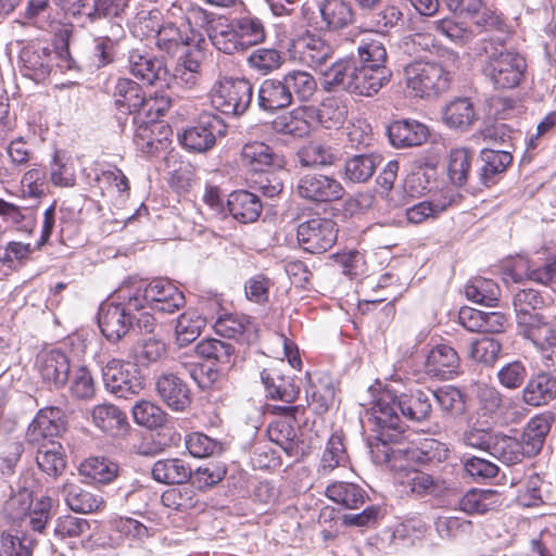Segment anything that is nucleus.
I'll return each instance as SVG.
<instances>
[{
  "instance_id": "nucleus-1",
  "label": "nucleus",
  "mask_w": 556,
  "mask_h": 556,
  "mask_svg": "<svg viewBox=\"0 0 556 556\" xmlns=\"http://www.w3.org/2000/svg\"><path fill=\"white\" fill-rule=\"evenodd\" d=\"M414 45L424 51L438 54L442 61H415L404 67L406 87L419 98L439 97L451 89L454 81V67L458 54L442 47L429 34L417 33L410 37Z\"/></svg>"
},
{
  "instance_id": "nucleus-2",
  "label": "nucleus",
  "mask_w": 556,
  "mask_h": 556,
  "mask_svg": "<svg viewBox=\"0 0 556 556\" xmlns=\"http://www.w3.org/2000/svg\"><path fill=\"white\" fill-rule=\"evenodd\" d=\"M132 296L125 285L115 298L103 302L98 311V324L101 333L109 342L116 343L130 330L152 333L156 326L155 318L150 312H141L132 305Z\"/></svg>"
},
{
  "instance_id": "nucleus-3",
  "label": "nucleus",
  "mask_w": 556,
  "mask_h": 556,
  "mask_svg": "<svg viewBox=\"0 0 556 556\" xmlns=\"http://www.w3.org/2000/svg\"><path fill=\"white\" fill-rule=\"evenodd\" d=\"M392 396L384 393L377 404H372L366 413L367 422L372 435L367 444L374 463L384 464L394 453L391 444L399 443L403 437L405 425L402 419L392 414L390 404Z\"/></svg>"
},
{
  "instance_id": "nucleus-4",
  "label": "nucleus",
  "mask_w": 556,
  "mask_h": 556,
  "mask_svg": "<svg viewBox=\"0 0 556 556\" xmlns=\"http://www.w3.org/2000/svg\"><path fill=\"white\" fill-rule=\"evenodd\" d=\"M358 60L355 61L351 85H348V92L372 97L390 79L391 73L384 66L387 51L379 40L365 41L357 48Z\"/></svg>"
},
{
  "instance_id": "nucleus-5",
  "label": "nucleus",
  "mask_w": 556,
  "mask_h": 556,
  "mask_svg": "<svg viewBox=\"0 0 556 556\" xmlns=\"http://www.w3.org/2000/svg\"><path fill=\"white\" fill-rule=\"evenodd\" d=\"M132 296V305L141 312L157 311L173 313L185 304V295L169 280L159 278L152 281H134L125 283Z\"/></svg>"
},
{
  "instance_id": "nucleus-6",
  "label": "nucleus",
  "mask_w": 556,
  "mask_h": 556,
  "mask_svg": "<svg viewBox=\"0 0 556 556\" xmlns=\"http://www.w3.org/2000/svg\"><path fill=\"white\" fill-rule=\"evenodd\" d=\"M210 98L213 108L222 114L238 117L251 105L253 85L245 78L223 76L213 85Z\"/></svg>"
},
{
  "instance_id": "nucleus-7",
  "label": "nucleus",
  "mask_w": 556,
  "mask_h": 556,
  "mask_svg": "<svg viewBox=\"0 0 556 556\" xmlns=\"http://www.w3.org/2000/svg\"><path fill=\"white\" fill-rule=\"evenodd\" d=\"M527 61L511 50L494 49L486 55L482 66L483 75L495 89H513L525 79Z\"/></svg>"
},
{
  "instance_id": "nucleus-8",
  "label": "nucleus",
  "mask_w": 556,
  "mask_h": 556,
  "mask_svg": "<svg viewBox=\"0 0 556 556\" xmlns=\"http://www.w3.org/2000/svg\"><path fill=\"white\" fill-rule=\"evenodd\" d=\"M203 13L200 11H193L187 20H180L177 22H165L162 27L157 28V35H155L156 47L170 55H175L185 49H191L192 47L198 48L200 42L203 41L201 34L193 30L190 27L192 18L202 16Z\"/></svg>"
},
{
  "instance_id": "nucleus-9",
  "label": "nucleus",
  "mask_w": 556,
  "mask_h": 556,
  "mask_svg": "<svg viewBox=\"0 0 556 556\" xmlns=\"http://www.w3.org/2000/svg\"><path fill=\"white\" fill-rule=\"evenodd\" d=\"M105 389L121 399H129L143 389V379L137 365L121 359H110L102 367Z\"/></svg>"
},
{
  "instance_id": "nucleus-10",
  "label": "nucleus",
  "mask_w": 556,
  "mask_h": 556,
  "mask_svg": "<svg viewBox=\"0 0 556 556\" xmlns=\"http://www.w3.org/2000/svg\"><path fill=\"white\" fill-rule=\"evenodd\" d=\"M338 239L334 220L327 217H313L298 225L299 247L311 254H321L333 247Z\"/></svg>"
},
{
  "instance_id": "nucleus-11",
  "label": "nucleus",
  "mask_w": 556,
  "mask_h": 556,
  "mask_svg": "<svg viewBox=\"0 0 556 556\" xmlns=\"http://www.w3.org/2000/svg\"><path fill=\"white\" fill-rule=\"evenodd\" d=\"M400 483L415 497L443 498L458 493V482L443 476H432L422 470L412 469L405 472Z\"/></svg>"
},
{
  "instance_id": "nucleus-12",
  "label": "nucleus",
  "mask_w": 556,
  "mask_h": 556,
  "mask_svg": "<svg viewBox=\"0 0 556 556\" xmlns=\"http://www.w3.org/2000/svg\"><path fill=\"white\" fill-rule=\"evenodd\" d=\"M225 135L223 121L210 113H204L179 136L181 146L191 152L203 153L211 150L219 136Z\"/></svg>"
},
{
  "instance_id": "nucleus-13",
  "label": "nucleus",
  "mask_w": 556,
  "mask_h": 556,
  "mask_svg": "<svg viewBox=\"0 0 556 556\" xmlns=\"http://www.w3.org/2000/svg\"><path fill=\"white\" fill-rule=\"evenodd\" d=\"M384 393L392 396L393 401L390 404L393 410L392 414L400 419L399 412H401L403 417L413 421L427 420L431 415L430 390L410 389L408 392L397 394L396 391L386 388L378 393L372 404H377Z\"/></svg>"
},
{
  "instance_id": "nucleus-14",
  "label": "nucleus",
  "mask_w": 556,
  "mask_h": 556,
  "mask_svg": "<svg viewBox=\"0 0 556 556\" xmlns=\"http://www.w3.org/2000/svg\"><path fill=\"white\" fill-rule=\"evenodd\" d=\"M295 193L312 203H331L341 200L345 189L333 176L311 173L298 179Z\"/></svg>"
},
{
  "instance_id": "nucleus-15",
  "label": "nucleus",
  "mask_w": 556,
  "mask_h": 556,
  "mask_svg": "<svg viewBox=\"0 0 556 556\" xmlns=\"http://www.w3.org/2000/svg\"><path fill=\"white\" fill-rule=\"evenodd\" d=\"M274 412L280 415V418L269 424L267 434L271 442L279 445L288 456H295L298 453V415L304 413V407L300 405H275Z\"/></svg>"
},
{
  "instance_id": "nucleus-16",
  "label": "nucleus",
  "mask_w": 556,
  "mask_h": 556,
  "mask_svg": "<svg viewBox=\"0 0 556 556\" xmlns=\"http://www.w3.org/2000/svg\"><path fill=\"white\" fill-rule=\"evenodd\" d=\"M36 370L42 383L50 390L63 388L70 378L71 362L61 349H45L36 356Z\"/></svg>"
},
{
  "instance_id": "nucleus-17",
  "label": "nucleus",
  "mask_w": 556,
  "mask_h": 556,
  "mask_svg": "<svg viewBox=\"0 0 556 556\" xmlns=\"http://www.w3.org/2000/svg\"><path fill=\"white\" fill-rule=\"evenodd\" d=\"M292 49L294 55L302 64L315 71H319L328 63L334 52V48L327 39L309 30H306L293 40Z\"/></svg>"
},
{
  "instance_id": "nucleus-18",
  "label": "nucleus",
  "mask_w": 556,
  "mask_h": 556,
  "mask_svg": "<svg viewBox=\"0 0 556 556\" xmlns=\"http://www.w3.org/2000/svg\"><path fill=\"white\" fill-rule=\"evenodd\" d=\"M56 53L41 41H31L20 52V70L23 76L36 81H43L50 74Z\"/></svg>"
},
{
  "instance_id": "nucleus-19",
  "label": "nucleus",
  "mask_w": 556,
  "mask_h": 556,
  "mask_svg": "<svg viewBox=\"0 0 556 556\" xmlns=\"http://www.w3.org/2000/svg\"><path fill=\"white\" fill-rule=\"evenodd\" d=\"M129 73L147 85L160 89L168 86L169 72L165 62L144 51L134 49L128 55Z\"/></svg>"
},
{
  "instance_id": "nucleus-20",
  "label": "nucleus",
  "mask_w": 556,
  "mask_h": 556,
  "mask_svg": "<svg viewBox=\"0 0 556 556\" xmlns=\"http://www.w3.org/2000/svg\"><path fill=\"white\" fill-rule=\"evenodd\" d=\"M424 367L431 378L451 380L460 372V358L454 348L441 343L428 351Z\"/></svg>"
},
{
  "instance_id": "nucleus-21",
  "label": "nucleus",
  "mask_w": 556,
  "mask_h": 556,
  "mask_svg": "<svg viewBox=\"0 0 556 556\" xmlns=\"http://www.w3.org/2000/svg\"><path fill=\"white\" fill-rule=\"evenodd\" d=\"M126 38L123 24L111 23L106 31L93 40L92 64L97 68H101L114 63Z\"/></svg>"
},
{
  "instance_id": "nucleus-22",
  "label": "nucleus",
  "mask_w": 556,
  "mask_h": 556,
  "mask_svg": "<svg viewBox=\"0 0 556 556\" xmlns=\"http://www.w3.org/2000/svg\"><path fill=\"white\" fill-rule=\"evenodd\" d=\"M65 429L64 413L61 408L50 406L41 408L26 430V441L39 444L42 440L58 437Z\"/></svg>"
},
{
  "instance_id": "nucleus-23",
  "label": "nucleus",
  "mask_w": 556,
  "mask_h": 556,
  "mask_svg": "<svg viewBox=\"0 0 556 556\" xmlns=\"http://www.w3.org/2000/svg\"><path fill=\"white\" fill-rule=\"evenodd\" d=\"M518 332L542 352L549 351V354L545 356L546 361L549 362L546 365L556 368V332L551 323L540 315L534 320L518 326Z\"/></svg>"
},
{
  "instance_id": "nucleus-24",
  "label": "nucleus",
  "mask_w": 556,
  "mask_h": 556,
  "mask_svg": "<svg viewBox=\"0 0 556 556\" xmlns=\"http://www.w3.org/2000/svg\"><path fill=\"white\" fill-rule=\"evenodd\" d=\"M53 495L61 493L67 507L79 514H90L104 505L103 497L81 489L79 485L66 480L62 485L52 488Z\"/></svg>"
},
{
  "instance_id": "nucleus-25",
  "label": "nucleus",
  "mask_w": 556,
  "mask_h": 556,
  "mask_svg": "<svg viewBox=\"0 0 556 556\" xmlns=\"http://www.w3.org/2000/svg\"><path fill=\"white\" fill-rule=\"evenodd\" d=\"M156 391L162 401L173 410L182 412L191 403L190 390L177 375L163 374L156 380Z\"/></svg>"
},
{
  "instance_id": "nucleus-26",
  "label": "nucleus",
  "mask_w": 556,
  "mask_h": 556,
  "mask_svg": "<svg viewBox=\"0 0 556 556\" xmlns=\"http://www.w3.org/2000/svg\"><path fill=\"white\" fill-rule=\"evenodd\" d=\"M241 160L245 167L255 173L268 172L283 166L281 155L264 142L253 141L245 143L241 151Z\"/></svg>"
},
{
  "instance_id": "nucleus-27",
  "label": "nucleus",
  "mask_w": 556,
  "mask_h": 556,
  "mask_svg": "<svg viewBox=\"0 0 556 556\" xmlns=\"http://www.w3.org/2000/svg\"><path fill=\"white\" fill-rule=\"evenodd\" d=\"M288 87L282 78L264 79L257 91V105L261 111L274 113L292 104Z\"/></svg>"
},
{
  "instance_id": "nucleus-28",
  "label": "nucleus",
  "mask_w": 556,
  "mask_h": 556,
  "mask_svg": "<svg viewBox=\"0 0 556 556\" xmlns=\"http://www.w3.org/2000/svg\"><path fill=\"white\" fill-rule=\"evenodd\" d=\"M390 142L395 148L422 144L429 137L428 127L415 119L395 121L388 127Z\"/></svg>"
},
{
  "instance_id": "nucleus-29",
  "label": "nucleus",
  "mask_w": 556,
  "mask_h": 556,
  "mask_svg": "<svg viewBox=\"0 0 556 556\" xmlns=\"http://www.w3.org/2000/svg\"><path fill=\"white\" fill-rule=\"evenodd\" d=\"M261 380L267 396L290 405L299 395L300 388L291 377L285 376L278 368H267L261 372Z\"/></svg>"
},
{
  "instance_id": "nucleus-30",
  "label": "nucleus",
  "mask_w": 556,
  "mask_h": 556,
  "mask_svg": "<svg viewBox=\"0 0 556 556\" xmlns=\"http://www.w3.org/2000/svg\"><path fill=\"white\" fill-rule=\"evenodd\" d=\"M480 161L478 179L481 185L490 187L497 182L500 176L511 164L513 156L507 151L486 148L481 151Z\"/></svg>"
},
{
  "instance_id": "nucleus-31",
  "label": "nucleus",
  "mask_w": 556,
  "mask_h": 556,
  "mask_svg": "<svg viewBox=\"0 0 556 556\" xmlns=\"http://www.w3.org/2000/svg\"><path fill=\"white\" fill-rule=\"evenodd\" d=\"M114 102L122 113L131 114L141 108L150 106V101L146 99L142 88L136 81L129 78H118L114 87Z\"/></svg>"
},
{
  "instance_id": "nucleus-32",
  "label": "nucleus",
  "mask_w": 556,
  "mask_h": 556,
  "mask_svg": "<svg viewBox=\"0 0 556 556\" xmlns=\"http://www.w3.org/2000/svg\"><path fill=\"white\" fill-rule=\"evenodd\" d=\"M478 115L472 101L468 98H455L442 110V121L451 129L467 131Z\"/></svg>"
},
{
  "instance_id": "nucleus-33",
  "label": "nucleus",
  "mask_w": 556,
  "mask_h": 556,
  "mask_svg": "<svg viewBox=\"0 0 556 556\" xmlns=\"http://www.w3.org/2000/svg\"><path fill=\"white\" fill-rule=\"evenodd\" d=\"M227 212L238 222L249 224L257 220L262 212L260 198L247 190L231 192L227 199Z\"/></svg>"
},
{
  "instance_id": "nucleus-34",
  "label": "nucleus",
  "mask_w": 556,
  "mask_h": 556,
  "mask_svg": "<svg viewBox=\"0 0 556 556\" xmlns=\"http://www.w3.org/2000/svg\"><path fill=\"white\" fill-rule=\"evenodd\" d=\"M356 59L353 56L341 58L326 63L318 72L323 77V87L326 91L344 90L351 85L353 68Z\"/></svg>"
},
{
  "instance_id": "nucleus-35",
  "label": "nucleus",
  "mask_w": 556,
  "mask_h": 556,
  "mask_svg": "<svg viewBox=\"0 0 556 556\" xmlns=\"http://www.w3.org/2000/svg\"><path fill=\"white\" fill-rule=\"evenodd\" d=\"M490 454L507 466L520 463L525 456H531L522 439L502 433H495Z\"/></svg>"
},
{
  "instance_id": "nucleus-36",
  "label": "nucleus",
  "mask_w": 556,
  "mask_h": 556,
  "mask_svg": "<svg viewBox=\"0 0 556 556\" xmlns=\"http://www.w3.org/2000/svg\"><path fill=\"white\" fill-rule=\"evenodd\" d=\"M91 417L96 427L111 435H119L128 427L126 414L113 404L94 406Z\"/></svg>"
},
{
  "instance_id": "nucleus-37",
  "label": "nucleus",
  "mask_w": 556,
  "mask_h": 556,
  "mask_svg": "<svg viewBox=\"0 0 556 556\" xmlns=\"http://www.w3.org/2000/svg\"><path fill=\"white\" fill-rule=\"evenodd\" d=\"M152 477L160 483L182 484L192 477V469L180 458L159 459L152 467Z\"/></svg>"
},
{
  "instance_id": "nucleus-38",
  "label": "nucleus",
  "mask_w": 556,
  "mask_h": 556,
  "mask_svg": "<svg viewBox=\"0 0 556 556\" xmlns=\"http://www.w3.org/2000/svg\"><path fill=\"white\" fill-rule=\"evenodd\" d=\"M349 464L350 458L343 435L339 432H334L330 435L325 445L317 471L320 476H328L336 468L346 467Z\"/></svg>"
},
{
  "instance_id": "nucleus-39",
  "label": "nucleus",
  "mask_w": 556,
  "mask_h": 556,
  "mask_svg": "<svg viewBox=\"0 0 556 556\" xmlns=\"http://www.w3.org/2000/svg\"><path fill=\"white\" fill-rule=\"evenodd\" d=\"M381 159L374 153L354 154L345 160L344 179L353 184L368 181L380 164Z\"/></svg>"
},
{
  "instance_id": "nucleus-40",
  "label": "nucleus",
  "mask_w": 556,
  "mask_h": 556,
  "mask_svg": "<svg viewBox=\"0 0 556 556\" xmlns=\"http://www.w3.org/2000/svg\"><path fill=\"white\" fill-rule=\"evenodd\" d=\"M522 394L529 405L547 404L556 396V378L549 374H539L528 381Z\"/></svg>"
},
{
  "instance_id": "nucleus-41",
  "label": "nucleus",
  "mask_w": 556,
  "mask_h": 556,
  "mask_svg": "<svg viewBox=\"0 0 556 556\" xmlns=\"http://www.w3.org/2000/svg\"><path fill=\"white\" fill-rule=\"evenodd\" d=\"M501 505V495L495 490L471 489L458 501L459 510L472 515L484 514Z\"/></svg>"
},
{
  "instance_id": "nucleus-42",
  "label": "nucleus",
  "mask_w": 556,
  "mask_h": 556,
  "mask_svg": "<svg viewBox=\"0 0 556 556\" xmlns=\"http://www.w3.org/2000/svg\"><path fill=\"white\" fill-rule=\"evenodd\" d=\"M319 12L326 27L330 30L345 28L354 21V11L350 2L344 0H324Z\"/></svg>"
},
{
  "instance_id": "nucleus-43",
  "label": "nucleus",
  "mask_w": 556,
  "mask_h": 556,
  "mask_svg": "<svg viewBox=\"0 0 556 556\" xmlns=\"http://www.w3.org/2000/svg\"><path fill=\"white\" fill-rule=\"evenodd\" d=\"M296 155L302 166L311 168L328 167L338 161V154L332 147L316 141L303 146Z\"/></svg>"
},
{
  "instance_id": "nucleus-44",
  "label": "nucleus",
  "mask_w": 556,
  "mask_h": 556,
  "mask_svg": "<svg viewBox=\"0 0 556 556\" xmlns=\"http://www.w3.org/2000/svg\"><path fill=\"white\" fill-rule=\"evenodd\" d=\"M326 496L346 509H358L365 503V491L351 482L336 481L325 491Z\"/></svg>"
},
{
  "instance_id": "nucleus-45",
  "label": "nucleus",
  "mask_w": 556,
  "mask_h": 556,
  "mask_svg": "<svg viewBox=\"0 0 556 556\" xmlns=\"http://www.w3.org/2000/svg\"><path fill=\"white\" fill-rule=\"evenodd\" d=\"M454 202V197L446 192L430 200L421 201L406 210L407 220L412 224H420L429 218H435Z\"/></svg>"
},
{
  "instance_id": "nucleus-46",
  "label": "nucleus",
  "mask_w": 556,
  "mask_h": 556,
  "mask_svg": "<svg viewBox=\"0 0 556 556\" xmlns=\"http://www.w3.org/2000/svg\"><path fill=\"white\" fill-rule=\"evenodd\" d=\"M282 78L288 87L292 102H307L317 90L315 77L306 71L292 70L283 74Z\"/></svg>"
},
{
  "instance_id": "nucleus-47",
  "label": "nucleus",
  "mask_w": 556,
  "mask_h": 556,
  "mask_svg": "<svg viewBox=\"0 0 556 556\" xmlns=\"http://www.w3.org/2000/svg\"><path fill=\"white\" fill-rule=\"evenodd\" d=\"M475 20V25L485 33H494V36L489 38L490 41L498 45H504L507 39V25L502 15L494 9L486 7L482 2V9L478 13L471 15Z\"/></svg>"
},
{
  "instance_id": "nucleus-48",
  "label": "nucleus",
  "mask_w": 556,
  "mask_h": 556,
  "mask_svg": "<svg viewBox=\"0 0 556 556\" xmlns=\"http://www.w3.org/2000/svg\"><path fill=\"white\" fill-rule=\"evenodd\" d=\"M207 321L206 316H202L195 309H187L176 321L175 337L179 346L188 345L193 342L201 333Z\"/></svg>"
},
{
  "instance_id": "nucleus-49",
  "label": "nucleus",
  "mask_w": 556,
  "mask_h": 556,
  "mask_svg": "<svg viewBox=\"0 0 556 556\" xmlns=\"http://www.w3.org/2000/svg\"><path fill=\"white\" fill-rule=\"evenodd\" d=\"M213 327L215 332L222 337L241 340L245 332L251 330L252 325L245 315L219 311Z\"/></svg>"
},
{
  "instance_id": "nucleus-50",
  "label": "nucleus",
  "mask_w": 556,
  "mask_h": 556,
  "mask_svg": "<svg viewBox=\"0 0 556 556\" xmlns=\"http://www.w3.org/2000/svg\"><path fill=\"white\" fill-rule=\"evenodd\" d=\"M36 462L43 472L53 477L60 476L66 467L64 450L55 441H49L38 448Z\"/></svg>"
},
{
  "instance_id": "nucleus-51",
  "label": "nucleus",
  "mask_w": 556,
  "mask_h": 556,
  "mask_svg": "<svg viewBox=\"0 0 556 556\" xmlns=\"http://www.w3.org/2000/svg\"><path fill=\"white\" fill-rule=\"evenodd\" d=\"M544 304L543 298L534 289H522L514 296V309L516 312L517 327L522 323L534 320L541 314L538 313Z\"/></svg>"
},
{
  "instance_id": "nucleus-52",
  "label": "nucleus",
  "mask_w": 556,
  "mask_h": 556,
  "mask_svg": "<svg viewBox=\"0 0 556 556\" xmlns=\"http://www.w3.org/2000/svg\"><path fill=\"white\" fill-rule=\"evenodd\" d=\"M118 472V465L105 457H89L79 466V473L94 483H110Z\"/></svg>"
},
{
  "instance_id": "nucleus-53",
  "label": "nucleus",
  "mask_w": 556,
  "mask_h": 556,
  "mask_svg": "<svg viewBox=\"0 0 556 556\" xmlns=\"http://www.w3.org/2000/svg\"><path fill=\"white\" fill-rule=\"evenodd\" d=\"M448 452L446 444L432 438H425L407 451V457L414 463L427 465L444 462Z\"/></svg>"
},
{
  "instance_id": "nucleus-54",
  "label": "nucleus",
  "mask_w": 556,
  "mask_h": 556,
  "mask_svg": "<svg viewBox=\"0 0 556 556\" xmlns=\"http://www.w3.org/2000/svg\"><path fill=\"white\" fill-rule=\"evenodd\" d=\"M500 293V287L492 279L484 277H475L465 286L466 298L471 302L485 306H495Z\"/></svg>"
},
{
  "instance_id": "nucleus-55",
  "label": "nucleus",
  "mask_w": 556,
  "mask_h": 556,
  "mask_svg": "<svg viewBox=\"0 0 556 556\" xmlns=\"http://www.w3.org/2000/svg\"><path fill=\"white\" fill-rule=\"evenodd\" d=\"M306 396L314 410L324 414L334 403L336 388L332 379L327 375L319 377L317 382L312 383L306 390Z\"/></svg>"
},
{
  "instance_id": "nucleus-56",
  "label": "nucleus",
  "mask_w": 556,
  "mask_h": 556,
  "mask_svg": "<svg viewBox=\"0 0 556 556\" xmlns=\"http://www.w3.org/2000/svg\"><path fill=\"white\" fill-rule=\"evenodd\" d=\"M473 151L467 148L452 149L448 155L447 174L455 186H464L469 178Z\"/></svg>"
},
{
  "instance_id": "nucleus-57",
  "label": "nucleus",
  "mask_w": 556,
  "mask_h": 556,
  "mask_svg": "<svg viewBox=\"0 0 556 556\" xmlns=\"http://www.w3.org/2000/svg\"><path fill=\"white\" fill-rule=\"evenodd\" d=\"M233 20L216 24L208 34L213 46L226 54L244 51Z\"/></svg>"
},
{
  "instance_id": "nucleus-58",
  "label": "nucleus",
  "mask_w": 556,
  "mask_h": 556,
  "mask_svg": "<svg viewBox=\"0 0 556 556\" xmlns=\"http://www.w3.org/2000/svg\"><path fill=\"white\" fill-rule=\"evenodd\" d=\"M130 0H92L89 23L105 20L109 24H122Z\"/></svg>"
},
{
  "instance_id": "nucleus-59",
  "label": "nucleus",
  "mask_w": 556,
  "mask_h": 556,
  "mask_svg": "<svg viewBox=\"0 0 556 556\" xmlns=\"http://www.w3.org/2000/svg\"><path fill=\"white\" fill-rule=\"evenodd\" d=\"M197 354L205 359H213L226 366L233 363L235 346L218 339H204L195 345Z\"/></svg>"
},
{
  "instance_id": "nucleus-60",
  "label": "nucleus",
  "mask_w": 556,
  "mask_h": 556,
  "mask_svg": "<svg viewBox=\"0 0 556 556\" xmlns=\"http://www.w3.org/2000/svg\"><path fill=\"white\" fill-rule=\"evenodd\" d=\"M432 28L459 46L469 43L475 37L473 30L469 26L448 17L433 21Z\"/></svg>"
},
{
  "instance_id": "nucleus-61",
  "label": "nucleus",
  "mask_w": 556,
  "mask_h": 556,
  "mask_svg": "<svg viewBox=\"0 0 556 556\" xmlns=\"http://www.w3.org/2000/svg\"><path fill=\"white\" fill-rule=\"evenodd\" d=\"M243 49L256 46L265 39V28L262 21L255 16L233 18Z\"/></svg>"
},
{
  "instance_id": "nucleus-62",
  "label": "nucleus",
  "mask_w": 556,
  "mask_h": 556,
  "mask_svg": "<svg viewBox=\"0 0 556 556\" xmlns=\"http://www.w3.org/2000/svg\"><path fill=\"white\" fill-rule=\"evenodd\" d=\"M161 129L164 130L163 132L165 136L169 131L168 127L160 125L155 122L139 125L134 135V142L136 143L137 148L142 153H154L160 148V146L163 144L162 140L155 137V134L161 132Z\"/></svg>"
},
{
  "instance_id": "nucleus-63",
  "label": "nucleus",
  "mask_w": 556,
  "mask_h": 556,
  "mask_svg": "<svg viewBox=\"0 0 556 556\" xmlns=\"http://www.w3.org/2000/svg\"><path fill=\"white\" fill-rule=\"evenodd\" d=\"M430 397H433L440 409L447 415L457 416L465 410L464 395L455 387H443L435 391L430 390Z\"/></svg>"
},
{
  "instance_id": "nucleus-64",
  "label": "nucleus",
  "mask_w": 556,
  "mask_h": 556,
  "mask_svg": "<svg viewBox=\"0 0 556 556\" xmlns=\"http://www.w3.org/2000/svg\"><path fill=\"white\" fill-rule=\"evenodd\" d=\"M282 61L281 52L269 48L256 49L248 58L249 66L260 75H267L278 70Z\"/></svg>"
}]
</instances>
